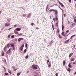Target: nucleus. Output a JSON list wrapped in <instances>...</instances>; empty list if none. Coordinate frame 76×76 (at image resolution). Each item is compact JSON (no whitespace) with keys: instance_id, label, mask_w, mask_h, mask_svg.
Listing matches in <instances>:
<instances>
[{"instance_id":"473e14b6","label":"nucleus","mask_w":76,"mask_h":76,"mask_svg":"<svg viewBox=\"0 0 76 76\" xmlns=\"http://www.w3.org/2000/svg\"><path fill=\"white\" fill-rule=\"evenodd\" d=\"M58 23H56L55 25V26H58Z\"/></svg>"},{"instance_id":"6ab92c4d","label":"nucleus","mask_w":76,"mask_h":76,"mask_svg":"<svg viewBox=\"0 0 76 76\" xmlns=\"http://www.w3.org/2000/svg\"><path fill=\"white\" fill-rule=\"evenodd\" d=\"M11 47H12V48H14V45L12 43V44L11 45Z\"/></svg>"},{"instance_id":"a18cd8bd","label":"nucleus","mask_w":76,"mask_h":76,"mask_svg":"<svg viewBox=\"0 0 76 76\" xmlns=\"http://www.w3.org/2000/svg\"><path fill=\"white\" fill-rule=\"evenodd\" d=\"M23 16H24V17H25V16H26V14H24L23 15Z\"/></svg>"},{"instance_id":"79ce46f5","label":"nucleus","mask_w":76,"mask_h":76,"mask_svg":"<svg viewBox=\"0 0 76 76\" xmlns=\"http://www.w3.org/2000/svg\"><path fill=\"white\" fill-rule=\"evenodd\" d=\"M3 68H4V70H6V69H5V67H4L3 66H2Z\"/></svg>"},{"instance_id":"3c124183","label":"nucleus","mask_w":76,"mask_h":76,"mask_svg":"<svg viewBox=\"0 0 76 76\" xmlns=\"http://www.w3.org/2000/svg\"><path fill=\"white\" fill-rule=\"evenodd\" d=\"M13 50H15V48L14 47L13 48Z\"/></svg>"},{"instance_id":"2f4dec72","label":"nucleus","mask_w":76,"mask_h":76,"mask_svg":"<svg viewBox=\"0 0 76 76\" xmlns=\"http://www.w3.org/2000/svg\"><path fill=\"white\" fill-rule=\"evenodd\" d=\"M48 5H47V7H46V11H47V10H48Z\"/></svg>"},{"instance_id":"72a5a7b5","label":"nucleus","mask_w":76,"mask_h":76,"mask_svg":"<svg viewBox=\"0 0 76 76\" xmlns=\"http://www.w3.org/2000/svg\"><path fill=\"white\" fill-rule=\"evenodd\" d=\"M17 75L18 76H19L20 75V73H17Z\"/></svg>"},{"instance_id":"c756f323","label":"nucleus","mask_w":76,"mask_h":76,"mask_svg":"<svg viewBox=\"0 0 76 76\" xmlns=\"http://www.w3.org/2000/svg\"><path fill=\"white\" fill-rule=\"evenodd\" d=\"M5 75L7 76H8L9 75V74L7 73H5Z\"/></svg>"},{"instance_id":"c85d7f7f","label":"nucleus","mask_w":76,"mask_h":76,"mask_svg":"<svg viewBox=\"0 0 76 76\" xmlns=\"http://www.w3.org/2000/svg\"><path fill=\"white\" fill-rule=\"evenodd\" d=\"M30 16H31V15L30 14H29L27 15V18H29V17H30Z\"/></svg>"},{"instance_id":"393cba45","label":"nucleus","mask_w":76,"mask_h":76,"mask_svg":"<svg viewBox=\"0 0 76 76\" xmlns=\"http://www.w3.org/2000/svg\"><path fill=\"white\" fill-rule=\"evenodd\" d=\"M62 31H63V30L64 29V26H62Z\"/></svg>"},{"instance_id":"e433bc0d","label":"nucleus","mask_w":76,"mask_h":76,"mask_svg":"<svg viewBox=\"0 0 76 76\" xmlns=\"http://www.w3.org/2000/svg\"><path fill=\"white\" fill-rule=\"evenodd\" d=\"M21 40V39L20 38H19L18 40V41L20 42Z\"/></svg>"},{"instance_id":"a19ab883","label":"nucleus","mask_w":76,"mask_h":76,"mask_svg":"<svg viewBox=\"0 0 76 76\" xmlns=\"http://www.w3.org/2000/svg\"><path fill=\"white\" fill-rule=\"evenodd\" d=\"M26 49H25L24 50V53H26Z\"/></svg>"},{"instance_id":"c03bdc74","label":"nucleus","mask_w":76,"mask_h":76,"mask_svg":"<svg viewBox=\"0 0 76 76\" xmlns=\"http://www.w3.org/2000/svg\"><path fill=\"white\" fill-rule=\"evenodd\" d=\"M73 64H76V62H74V61H73Z\"/></svg>"},{"instance_id":"b1692460","label":"nucleus","mask_w":76,"mask_h":76,"mask_svg":"<svg viewBox=\"0 0 76 76\" xmlns=\"http://www.w3.org/2000/svg\"><path fill=\"white\" fill-rule=\"evenodd\" d=\"M14 27H15V28H16V27H18V25L16 24L15 25H14Z\"/></svg>"},{"instance_id":"20e7f679","label":"nucleus","mask_w":76,"mask_h":76,"mask_svg":"<svg viewBox=\"0 0 76 76\" xmlns=\"http://www.w3.org/2000/svg\"><path fill=\"white\" fill-rule=\"evenodd\" d=\"M67 71L69 72V73H71L72 72V71H73V69H70V68H69L68 69H67Z\"/></svg>"},{"instance_id":"39448f33","label":"nucleus","mask_w":76,"mask_h":76,"mask_svg":"<svg viewBox=\"0 0 76 76\" xmlns=\"http://www.w3.org/2000/svg\"><path fill=\"white\" fill-rule=\"evenodd\" d=\"M58 18H57V16H56V18H53V20H54V22H55V21H56V20H58Z\"/></svg>"},{"instance_id":"cd10ccee","label":"nucleus","mask_w":76,"mask_h":76,"mask_svg":"<svg viewBox=\"0 0 76 76\" xmlns=\"http://www.w3.org/2000/svg\"><path fill=\"white\" fill-rule=\"evenodd\" d=\"M75 36H76L75 35H74L73 36H72L71 37V38H73V37H75Z\"/></svg>"},{"instance_id":"338daca9","label":"nucleus","mask_w":76,"mask_h":76,"mask_svg":"<svg viewBox=\"0 0 76 76\" xmlns=\"http://www.w3.org/2000/svg\"><path fill=\"white\" fill-rule=\"evenodd\" d=\"M21 39H22V38H21Z\"/></svg>"},{"instance_id":"4c0bfd02","label":"nucleus","mask_w":76,"mask_h":76,"mask_svg":"<svg viewBox=\"0 0 76 76\" xmlns=\"http://www.w3.org/2000/svg\"><path fill=\"white\" fill-rule=\"evenodd\" d=\"M47 63L48 64V63L49 62V61H50L49 60H47Z\"/></svg>"},{"instance_id":"bf43d9fd","label":"nucleus","mask_w":76,"mask_h":76,"mask_svg":"<svg viewBox=\"0 0 76 76\" xmlns=\"http://www.w3.org/2000/svg\"><path fill=\"white\" fill-rule=\"evenodd\" d=\"M59 8H60V9H61V10H62V9H61V8H60V7Z\"/></svg>"},{"instance_id":"7ed1b4c3","label":"nucleus","mask_w":76,"mask_h":76,"mask_svg":"<svg viewBox=\"0 0 76 76\" xmlns=\"http://www.w3.org/2000/svg\"><path fill=\"white\" fill-rule=\"evenodd\" d=\"M58 3L60 5H61V7H64V6L63 3L60 2V1H59Z\"/></svg>"},{"instance_id":"de8ad7c7","label":"nucleus","mask_w":76,"mask_h":76,"mask_svg":"<svg viewBox=\"0 0 76 76\" xmlns=\"http://www.w3.org/2000/svg\"><path fill=\"white\" fill-rule=\"evenodd\" d=\"M27 45L26 43V48L27 47Z\"/></svg>"},{"instance_id":"f03ea898","label":"nucleus","mask_w":76,"mask_h":76,"mask_svg":"<svg viewBox=\"0 0 76 76\" xmlns=\"http://www.w3.org/2000/svg\"><path fill=\"white\" fill-rule=\"evenodd\" d=\"M32 67L33 68L34 70H36L38 69V67H37V65H32Z\"/></svg>"},{"instance_id":"37998d69","label":"nucleus","mask_w":76,"mask_h":76,"mask_svg":"<svg viewBox=\"0 0 76 76\" xmlns=\"http://www.w3.org/2000/svg\"><path fill=\"white\" fill-rule=\"evenodd\" d=\"M59 37L60 38H61V36H60V35L59 34Z\"/></svg>"},{"instance_id":"6e6d98bb","label":"nucleus","mask_w":76,"mask_h":76,"mask_svg":"<svg viewBox=\"0 0 76 76\" xmlns=\"http://www.w3.org/2000/svg\"><path fill=\"white\" fill-rule=\"evenodd\" d=\"M53 31H54V28H53Z\"/></svg>"},{"instance_id":"052dcab7","label":"nucleus","mask_w":76,"mask_h":76,"mask_svg":"<svg viewBox=\"0 0 76 76\" xmlns=\"http://www.w3.org/2000/svg\"><path fill=\"white\" fill-rule=\"evenodd\" d=\"M75 47H76V46L75 45H74V47L75 48Z\"/></svg>"},{"instance_id":"6e6552de","label":"nucleus","mask_w":76,"mask_h":76,"mask_svg":"<svg viewBox=\"0 0 76 76\" xmlns=\"http://www.w3.org/2000/svg\"><path fill=\"white\" fill-rule=\"evenodd\" d=\"M11 49H10L9 50L7 51V52L6 53L7 54H9V53H11V51H11Z\"/></svg>"},{"instance_id":"0eeeda50","label":"nucleus","mask_w":76,"mask_h":76,"mask_svg":"<svg viewBox=\"0 0 76 76\" xmlns=\"http://www.w3.org/2000/svg\"><path fill=\"white\" fill-rule=\"evenodd\" d=\"M24 47V44H23V45H22V46L20 47V50L21 51H23V48Z\"/></svg>"},{"instance_id":"49530a36","label":"nucleus","mask_w":76,"mask_h":76,"mask_svg":"<svg viewBox=\"0 0 76 76\" xmlns=\"http://www.w3.org/2000/svg\"><path fill=\"white\" fill-rule=\"evenodd\" d=\"M52 28H54V25L52 24Z\"/></svg>"},{"instance_id":"09e8293b","label":"nucleus","mask_w":76,"mask_h":76,"mask_svg":"<svg viewBox=\"0 0 76 76\" xmlns=\"http://www.w3.org/2000/svg\"><path fill=\"white\" fill-rule=\"evenodd\" d=\"M31 25H32V26H34V23H31Z\"/></svg>"},{"instance_id":"1a4fd4ad","label":"nucleus","mask_w":76,"mask_h":76,"mask_svg":"<svg viewBox=\"0 0 76 76\" xmlns=\"http://www.w3.org/2000/svg\"><path fill=\"white\" fill-rule=\"evenodd\" d=\"M4 50L5 52H6V51H7V47H6V46H5L4 49Z\"/></svg>"},{"instance_id":"a211bd4d","label":"nucleus","mask_w":76,"mask_h":76,"mask_svg":"<svg viewBox=\"0 0 76 76\" xmlns=\"http://www.w3.org/2000/svg\"><path fill=\"white\" fill-rule=\"evenodd\" d=\"M51 63H49V64H48V67H51Z\"/></svg>"},{"instance_id":"e2e57ef3","label":"nucleus","mask_w":76,"mask_h":76,"mask_svg":"<svg viewBox=\"0 0 76 76\" xmlns=\"http://www.w3.org/2000/svg\"><path fill=\"white\" fill-rule=\"evenodd\" d=\"M74 1H76V0H74Z\"/></svg>"},{"instance_id":"f257e3e1","label":"nucleus","mask_w":76,"mask_h":76,"mask_svg":"<svg viewBox=\"0 0 76 76\" xmlns=\"http://www.w3.org/2000/svg\"><path fill=\"white\" fill-rule=\"evenodd\" d=\"M52 11L55 12L56 15H57V11L56 10H54L53 9H52L49 10V12H51Z\"/></svg>"},{"instance_id":"680f3d73","label":"nucleus","mask_w":76,"mask_h":76,"mask_svg":"<svg viewBox=\"0 0 76 76\" xmlns=\"http://www.w3.org/2000/svg\"><path fill=\"white\" fill-rule=\"evenodd\" d=\"M15 71L17 70V69H15Z\"/></svg>"},{"instance_id":"864d4df0","label":"nucleus","mask_w":76,"mask_h":76,"mask_svg":"<svg viewBox=\"0 0 76 76\" xmlns=\"http://www.w3.org/2000/svg\"><path fill=\"white\" fill-rule=\"evenodd\" d=\"M36 29H38V28H36Z\"/></svg>"},{"instance_id":"8fccbe9b","label":"nucleus","mask_w":76,"mask_h":76,"mask_svg":"<svg viewBox=\"0 0 76 76\" xmlns=\"http://www.w3.org/2000/svg\"><path fill=\"white\" fill-rule=\"evenodd\" d=\"M12 29V27H11V28H10L8 30L10 31V29Z\"/></svg>"},{"instance_id":"2eb2a0df","label":"nucleus","mask_w":76,"mask_h":76,"mask_svg":"<svg viewBox=\"0 0 76 76\" xmlns=\"http://www.w3.org/2000/svg\"><path fill=\"white\" fill-rule=\"evenodd\" d=\"M62 35L63 36H65L66 35L65 34V33L64 32H62Z\"/></svg>"},{"instance_id":"a878e982","label":"nucleus","mask_w":76,"mask_h":76,"mask_svg":"<svg viewBox=\"0 0 76 76\" xmlns=\"http://www.w3.org/2000/svg\"><path fill=\"white\" fill-rule=\"evenodd\" d=\"M75 60V58H71V61H73Z\"/></svg>"},{"instance_id":"58836bf2","label":"nucleus","mask_w":76,"mask_h":76,"mask_svg":"<svg viewBox=\"0 0 76 76\" xmlns=\"http://www.w3.org/2000/svg\"><path fill=\"white\" fill-rule=\"evenodd\" d=\"M58 73H57L56 74V76H58Z\"/></svg>"},{"instance_id":"774afa93","label":"nucleus","mask_w":76,"mask_h":76,"mask_svg":"<svg viewBox=\"0 0 76 76\" xmlns=\"http://www.w3.org/2000/svg\"><path fill=\"white\" fill-rule=\"evenodd\" d=\"M75 18H76V17H75Z\"/></svg>"},{"instance_id":"7c9ffc66","label":"nucleus","mask_w":76,"mask_h":76,"mask_svg":"<svg viewBox=\"0 0 76 76\" xmlns=\"http://www.w3.org/2000/svg\"><path fill=\"white\" fill-rule=\"evenodd\" d=\"M28 57H29V56H28V55L25 58H26V59L28 58Z\"/></svg>"},{"instance_id":"412c9836","label":"nucleus","mask_w":76,"mask_h":76,"mask_svg":"<svg viewBox=\"0 0 76 76\" xmlns=\"http://www.w3.org/2000/svg\"><path fill=\"white\" fill-rule=\"evenodd\" d=\"M11 36V34H9L8 36V38H10Z\"/></svg>"},{"instance_id":"aec40b11","label":"nucleus","mask_w":76,"mask_h":76,"mask_svg":"<svg viewBox=\"0 0 76 76\" xmlns=\"http://www.w3.org/2000/svg\"><path fill=\"white\" fill-rule=\"evenodd\" d=\"M2 56H4V52H3L2 51Z\"/></svg>"},{"instance_id":"4be33fe9","label":"nucleus","mask_w":76,"mask_h":76,"mask_svg":"<svg viewBox=\"0 0 76 76\" xmlns=\"http://www.w3.org/2000/svg\"><path fill=\"white\" fill-rule=\"evenodd\" d=\"M69 41V39L67 40L65 42V43H67Z\"/></svg>"},{"instance_id":"f3484780","label":"nucleus","mask_w":76,"mask_h":76,"mask_svg":"<svg viewBox=\"0 0 76 76\" xmlns=\"http://www.w3.org/2000/svg\"><path fill=\"white\" fill-rule=\"evenodd\" d=\"M57 32L58 33V34L60 33V30L59 29H58L57 30Z\"/></svg>"},{"instance_id":"9b49d317","label":"nucleus","mask_w":76,"mask_h":76,"mask_svg":"<svg viewBox=\"0 0 76 76\" xmlns=\"http://www.w3.org/2000/svg\"><path fill=\"white\" fill-rule=\"evenodd\" d=\"M68 67L69 68H72V65H71V64L70 63L69 65H68Z\"/></svg>"},{"instance_id":"ddd939ff","label":"nucleus","mask_w":76,"mask_h":76,"mask_svg":"<svg viewBox=\"0 0 76 76\" xmlns=\"http://www.w3.org/2000/svg\"><path fill=\"white\" fill-rule=\"evenodd\" d=\"M8 73H10V75H12V72H11V70H8Z\"/></svg>"},{"instance_id":"c9c22d12","label":"nucleus","mask_w":76,"mask_h":76,"mask_svg":"<svg viewBox=\"0 0 76 76\" xmlns=\"http://www.w3.org/2000/svg\"><path fill=\"white\" fill-rule=\"evenodd\" d=\"M69 2L70 3H72V1H71V0H69Z\"/></svg>"},{"instance_id":"69168bd1","label":"nucleus","mask_w":76,"mask_h":76,"mask_svg":"<svg viewBox=\"0 0 76 76\" xmlns=\"http://www.w3.org/2000/svg\"><path fill=\"white\" fill-rule=\"evenodd\" d=\"M5 62H6V61H5Z\"/></svg>"},{"instance_id":"9d476101","label":"nucleus","mask_w":76,"mask_h":76,"mask_svg":"<svg viewBox=\"0 0 76 76\" xmlns=\"http://www.w3.org/2000/svg\"><path fill=\"white\" fill-rule=\"evenodd\" d=\"M73 54V53H70V54L69 55V57H72V56Z\"/></svg>"},{"instance_id":"bb28decb","label":"nucleus","mask_w":76,"mask_h":76,"mask_svg":"<svg viewBox=\"0 0 76 76\" xmlns=\"http://www.w3.org/2000/svg\"><path fill=\"white\" fill-rule=\"evenodd\" d=\"M69 32V30L66 31V34H67V33H68V32Z\"/></svg>"},{"instance_id":"603ef678","label":"nucleus","mask_w":76,"mask_h":76,"mask_svg":"<svg viewBox=\"0 0 76 76\" xmlns=\"http://www.w3.org/2000/svg\"><path fill=\"white\" fill-rule=\"evenodd\" d=\"M1 12L0 11V15H1Z\"/></svg>"},{"instance_id":"13d9d810","label":"nucleus","mask_w":76,"mask_h":76,"mask_svg":"<svg viewBox=\"0 0 76 76\" xmlns=\"http://www.w3.org/2000/svg\"><path fill=\"white\" fill-rule=\"evenodd\" d=\"M16 34H19V33L17 32Z\"/></svg>"},{"instance_id":"f8f14e48","label":"nucleus","mask_w":76,"mask_h":76,"mask_svg":"<svg viewBox=\"0 0 76 76\" xmlns=\"http://www.w3.org/2000/svg\"><path fill=\"white\" fill-rule=\"evenodd\" d=\"M10 44H7V48H9V47H10Z\"/></svg>"},{"instance_id":"ea45409f","label":"nucleus","mask_w":76,"mask_h":76,"mask_svg":"<svg viewBox=\"0 0 76 76\" xmlns=\"http://www.w3.org/2000/svg\"><path fill=\"white\" fill-rule=\"evenodd\" d=\"M14 35H12L11 36V37L12 38H14Z\"/></svg>"},{"instance_id":"0e129e2a","label":"nucleus","mask_w":76,"mask_h":76,"mask_svg":"<svg viewBox=\"0 0 76 76\" xmlns=\"http://www.w3.org/2000/svg\"><path fill=\"white\" fill-rule=\"evenodd\" d=\"M52 42V44H53V42Z\"/></svg>"},{"instance_id":"5fc2aeb1","label":"nucleus","mask_w":76,"mask_h":76,"mask_svg":"<svg viewBox=\"0 0 76 76\" xmlns=\"http://www.w3.org/2000/svg\"><path fill=\"white\" fill-rule=\"evenodd\" d=\"M29 73V71H27V73Z\"/></svg>"},{"instance_id":"f704fd0d","label":"nucleus","mask_w":76,"mask_h":76,"mask_svg":"<svg viewBox=\"0 0 76 76\" xmlns=\"http://www.w3.org/2000/svg\"><path fill=\"white\" fill-rule=\"evenodd\" d=\"M74 22H75L76 23V19H75H75H74Z\"/></svg>"},{"instance_id":"4d7b16f0","label":"nucleus","mask_w":76,"mask_h":76,"mask_svg":"<svg viewBox=\"0 0 76 76\" xmlns=\"http://www.w3.org/2000/svg\"><path fill=\"white\" fill-rule=\"evenodd\" d=\"M34 76H37V75H34Z\"/></svg>"},{"instance_id":"423d86ee","label":"nucleus","mask_w":76,"mask_h":76,"mask_svg":"<svg viewBox=\"0 0 76 76\" xmlns=\"http://www.w3.org/2000/svg\"><path fill=\"white\" fill-rule=\"evenodd\" d=\"M5 26H10V23H6L5 24Z\"/></svg>"},{"instance_id":"4468645a","label":"nucleus","mask_w":76,"mask_h":76,"mask_svg":"<svg viewBox=\"0 0 76 76\" xmlns=\"http://www.w3.org/2000/svg\"><path fill=\"white\" fill-rule=\"evenodd\" d=\"M16 31H20V28H17Z\"/></svg>"},{"instance_id":"5701e85b","label":"nucleus","mask_w":76,"mask_h":76,"mask_svg":"<svg viewBox=\"0 0 76 76\" xmlns=\"http://www.w3.org/2000/svg\"><path fill=\"white\" fill-rule=\"evenodd\" d=\"M75 23H72V25L73 26H75Z\"/></svg>"},{"instance_id":"dca6fc26","label":"nucleus","mask_w":76,"mask_h":76,"mask_svg":"<svg viewBox=\"0 0 76 76\" xmlns=\"http://www.w3.org/2000/svg\"><path fill=\"white\" fill-rule=\"evenodd\" d=\"M65 64H66V63L65 62V60H64L63 61V66H64L65 65Z\"/></svg>"}]
</instances>
